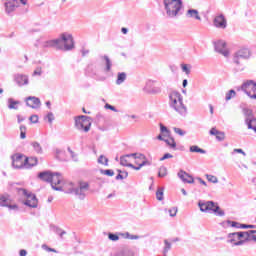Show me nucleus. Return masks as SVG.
I'll return each instance as SVG.
<instances>
[{
	"label": "nucleus",
	"mask_w": 256,
	"mask_h": 256,
	"mask_svg": "<svg viewBox=\"0 0 256 256\" xmlns=\"http://www.w3.org/2000/svg\"><path fill=\"white\" fill-rule=\"evenodd\" d=\"M136 155L137 153H132L120 157V165H122L123 167H133V164L128 162L127 157H135Z\"/></svg>",
	"instance_id": "obj_23"
},
{
	"label": "nucleus",
	"mask_w": 256,
	"mask_h": 256,
	"mask_svg": "<svg viewBox=\"0 0 256 256\" xmlns=\"http://www.w3.org/2000/svg\"><path fill=\"white\" fill-rule=\"evenodd\" d=\"M58 41H60L59 49H63V45L65 51H71L75 47V42H73V36L71 34H62L58 38Z\"/></svg>",
	"instance_id": "obj_8"
},
{
	"label": "nucleus",
	"mask_w": 256,
	"mask_h": 256,
	"mask_svg": "<svg viewBox=\"0 0 256 256\" xmlns=\"http://www.w3.org/2000/svg\"><path fill=\"white\" fill-rule=\"evenodd\" d=\"M53 177L54 179H51L50 181L52 189H54V191H63V187L57 186L61 185V182L63 181V176H61L59 172H55L53 173Z\"/></svg>",
	"instance_id": "obj_14"
},
{
	"label": "nucleus",
	"mask_w": 256,
	"mask_h": 256,
	"mask_svg": "<svg viewBox=\"0 0 256 256\" xmlns=\"http://www.w3.org/2000/svg\"><path fill=\"white\" fill-rule=\"evenodd\" d=\"M227 224L231 227H235L236 229H241V224L235 221L228 220Z\"/></svg>",
	"instance_id": "obj_47"
},
{
	"label": "nucleus",
	"mask_w": 256,
	"mask_h": 256,
	"mask_svg": "<svg viewBox=\"0 0 256 256\" xmlns=\"http://www.w3.org/2000/svg\"><path fill=\"white\" fill-rule=\"evenodd\" d=\"M177 211H178L177 207H173V208L168 210V213H169L170 217H176L177 216Z\"/></svg>",
	"instance_id": "obj_50"
},
{
	"label": "nucleus",
	"mask_w": 256,
	"mask_h": 256,
	"mask_svg": "<svg viewBox=\"0 0 256 256\" xmlns=\"http://www.w3.org/2000/svg\"><path fill=\"white\" fill-rule=\"evenodd\" d=\"M8 209L12 210V211H19V206H17L16 204H8Z\"/></svg>",
	"instance_id": "obj_53"
},
{
	"label": "nucleus",
	"mask_w": 256,
	"mask_h": 256,
	"mask_svg": "<svg viewBox=\"0 0 256 256\" xmlns=\"http://www.w3.org/2000/svg\"><path fill=\"white\" fill-rule=\"evenodd\" d=\"M108 239L110 241H119V234H115V233H108Z\"/></svg>",
	"instance_id": "obj_45"
},
{
	"label": "nucleus",
	"mask_w": 256,
	"mask_h": 256,
	"mask_svg": "<svg viewBox=\"0 0 256 256\" xmlns=\"http://www.w3.org/2000/svg\"><path fill=\"white\" fill-rule=\"evenodd\" d=\"M38 177L41 179V181H45L46 183H51V179H55L53 172L51 171L40 172Z\"/></svg>",
	"instance_id": "obj_19"
},
{
	"label": "nucleus",
	"mask_w": 256,
	"mask_h": 256,
	"mask_svg": "<svg viewBox=\"0 0 256 256\" xmlns=\"http://www.w3.org/2000/svg\"><path fill=\"white\" fill-rule=\"evenodd\" d=\"M253 52L247 46H241L232 54V63L238 71H245V61H249Z\"/></svg>",
	"instance_id": "obj_1"
},
{
	"label": "nucleus",
	"mask_w": 256,
	"mask_h": 256,
	"mask_svg": "<svg viewBox=\"0 0 256 256\" xmlns=\"http://www.w3.org/2000/svg\"><path fill=\"white\" fill-rule=\"evenodd\" d=\"M27 107H31V109H39L41 107V100L35 96H29L26 98Z\"/></svg>",
	"instance_id": "obj_17"
},
{
	"label": "nucleus",
	"mask_w": 256,
	"mask_h": 256,
	"mask_svg": "<svg viewBox=\"0 0 256 256\" xmlns=\"http://www.w3.org/2000/svg\"><path fill=\"white\" fill-rule=\"evenodd\" d=\"M150 93L153 95H158V93H161V87L159 86H154L150 89Z\"/></svg>",
	"instance_id": "obj_49"
},
{
	"label": "nucleus",
	"mask_w": 256,
	"mask_h": 256,
	"mask_svg": "<svg viewBox=\"0 0 256 256\" xmlns=\"http://www.w3.org/2000/svg\"><path fill=\"white\" fill-rule=\"evenodd\" d=\"M165 159H173V155L166 153L163 155V157L160 158V161H165Z\"/></svg>",
	"instance_id": "obj_55"
},
{
	"label": "nucleus",
	"mask_w": 256,
	"mask_h": 256,
	"mask_svg": "<svg viewBox=\"0 0 256 256\" xmlns=\"http://www.w3.org/2000/svg\"><path fill=\"white\" fill-rule=\"evenodd\" d=\"M234 153H241L242 155H247L246 153H245V151H243V149H241V148H236V149H234Z\"/></svg>",
	"instance_id": "obj_63"
},
{
	"label": "nucleus",
	"mask_w": 256,
	"mask_h": 256,
	"mask_svg": "<svg viewBox=\"0 0 256 256\" xmlns=\"http://www.w3.org/2000/svg\"><path fill=\"white\" fill-rule=\"evenodd\" d=\"M240 229H255V225L241 224Z\"/></svg>",
	"instance_id": "obj_57"
},
{
	"label": "nucleus",
	"mask_w": 256,
	"mask_h": 256,
	"mask_svg": "<svg viewBox=\"0 0 256 256\" xmlns=\"http://www.w3.org/2000/svg\"><path fill=\"white\" fill-rule=\"evenodd\" d=\"M170 99V107L176 111V113H179V115H182V117H185L187 115V106L183 104V96H181V93L179 92H172L169 95Z\"/></svg>",
	"instance_id": "obj_3"
},
{
	"label": "nucleus",
	"mask_w": 256,
	"mask_h": 256,
	"mask_svg": "<svg viewBox=\"0 0 256 256\" xmlns=\"http://www.w3.org/2000/svg\"><path fill=\"white\" fill-rule=\"evenodd\" d=\"M227 243L232 244V247H241V245H245V240H240L239 234L233 232L227 235Z\"/></svg>",
	"instance_id": "obj_11"
},
{
	"label": "nucleus",
	"mask_w": 256,
	"mask_h": 256,
	"mask_svg": "<svg viewBox=\"0 0 256 256\" xmlns=\"http://www.w3.org/2000/svg\"><path fill=\"white\" fill-rule=\"evenodd\" d=\"M100 59L105 61V71L106 73H109L111 71V67H113V62H111V59L107 55L100 56Z\"/></svg>",
	"instance_id": "obj_25"
},
{
	"label": "nucleus",
	"mask_w": 256,
	"mask_h": 256,
	"mask_svg": "<svg viewBox=\"0 0 256 256\" xmlns=\"http://www.w3.org/2000/svg\"><path fill=\"white\" fill-rule=\"evenodd\" d=\"M206 178L210 183H219V179L217 178V176L207 174Z\"/></svg>",
	"instance_id": "obj_43"
},
{
	"label": "nucleus",
	"mask_w": 256,
	"mask_h": 256,
	"mask_svg": "<svg viewBox=\"0 0 256 256\" xmlns=\"http://www.w3.org/2000/svg\"><path fill=\"white\" fill-rule=\"evenodd\" d=\"M167 175H168L167 167L161 166L158 170V177L163 178V177H167Z\"/></svg>",
	"instance_id": "obj_36"
},
{
	"label": "nucleus",
	"mask_w": 256,
	"mask_h": 256,
	"mask_svg": "<svg viewBox=\"0 0 256 256\" xmlns=\"http://www.w3.org/2000/svg\"><path fill=\"white\" fill-rule=\"evenodd\" d=\"M42 47H44V48L57 47V49H59V47H61V40H59V38H57V39H54V40L45 41L42 44Z\"/></svg>",
	"instance_id": "obj_21"
},
{
	"label": "nucleus",
	"mask_w": 256,
	"mask_h": 256,
	"mask_svg": "<svg viewBox=\"0 0 256 256\" xmlns=\"http://www.w3.org/2000/svg\"><path fill=\"white\" fill-rule=\"evenodd\" d=\"M127 80V74L125 72H119L116 79V85H123Z\"/></svg>",
	"instance_id": "obj_27"
},
{
	"label": "nucleus",
	"mask_w": 256,
	"mask_h": 256,
	"mask_svg": "<svg viewBox=\"0 0 256 256\" xmlns=\"http://www.w3.org/2000/svg\"><path fill=\"white\" fill-rule=\"evenodd\" d=\"M214 49L216 53H220L224 57H229V50H227V43L223 40H219L214 43Z\"/></svg>",
	"instance_id": "obj_12"
},
{
	"label": "nucleus",
	"mask_w": 256,
	"mask_h": 256,
	"mask_svg": "<svg viewBox=\"0 0 256 256\" xmlns=\"http://www.w3.org/2000/svg\"><path fill=\"white\" fill-rule=\"evenodd\" d=\"M104 109H109L110 111H113L114 113H119V110H117V108H115V106L106 103L104 106Z\"/></svg>",
	"instance_id": "obj_48"
},
{
	"label": "nucleus",
	"mask_w": 256,
	"mask_h": 256,
	"mask_svg": "<svg viewBox=\"0 0 256 256\" xmlns=\"http://www.w3.org/2000/svg\"><path fill=\"white\" fill-rule=\"evenodd\" d=\"M162 5L164 7L165 15L168 19H176V17H179V15L182 14V0H162Z\"/></svg>",
	"instance_id": "obj_2"
},
{
	"label": "nucleus",
	"mask_w": 256,
	"mask_h": 256,
	"mask_svg": "<svg viewBox=\"0 0 256 256\" xmlns=\"http://www.w3.org/2000/svg\"><path fill=\"white\" fill-rule=\"evenodd\" d=\"M178 177L183 181V183H195V179H193V176L189 175V173L180 170L178 172Z\"/></svg>",
	"instance_id": "obj_18"
},
{
	"label": "nucleus",
	"mask_w": 256,
	"mask_h": 256,
	"mask_svg": "<svg viewBox=\"0 0 256 256\" xmlns=\"http://www.w3.org/2000/svg\"><path fill=\"white\" fill-rule=\"evenodd\" d=\"M75 127L78 131H84L89 133L91 129V117L89 116H78L75 118Z\"/></svg>",
	"instance_id": "obj_6"
},
{
	"label": "nucleus",
	"mask_w": 256,
	"mask_h": 256,
	"mask_svg": "<svg viewBox=\"0 0 256 256\" xmlns=\"http://www.w3.org/2000/svg\"><path fill=\"white\" fill-rule=\"evenodd\" d=\"M164 143H166L170 149H177V143L173 137H169V139L164 140Z\"/></svg>",
	"instance_id": "obj_28"
},
{
	"label": "nucleus",
	"mask_w": 256,
	"mask_h": 256,
	"mask_svg": "<svg viewBox=\"0 0 256 256\" xmlns=\"http://www.w3.org/2000/svg\"><path fill=\"white\" fill-rule=\"evenodd\" d=\"M250 239L256 241V230H250Z\"/></svg>",
	"instance_id": "obj_62"
},
{
	"label": "nucleus",
	"mask_w": 256,
	"mask_h": 256,
	"mask_svg": "<svg viewBox=\"0 0 256 256\" xmlns=\"http://www.w3.org/2000/svg\"><path fill=\"white\" fill-rule=\"evenodd\" d=\"M45 119L48 120V123H53V121H55V115H53V112H49L46 116Z\"/></svg>",
	"instance_id": "obj_46"
},
{
	"label": "nucleus",
	"mask_w": 256,
	"mask_h": 256,
	"mask_svg": "<svg viewBox=\"0 0 256 256\" xmlns=\"http://www.w3.org/2000/svg\"><path fill=\"white\" fill-rule=\"evenodd\" d=\"M8 103H9L8 109H15V110L19 109V107H17V105H19L20 103L19 101H15L12 98H9Z\"/></svg>",
	"instance_id": "obj_33"
},
{
	"label": "nucleus",
	"mask_w": 256,
	"mask_h": 256,
	"mask_svg": "<svg viewBox=\"0 0 256 256\" xmlns=\"http://www.w3.org/2000/svg\"><path fill=\"white\" fill-rule=\"evenodd\" d=\"M29 121H31V123H39V116L35 114L30 116Z\"/></svg>",
	"instance_id": "obj_51"
},
{
	"label": "nucleus",
	"mask_w": 256,
	"mask_h": 256,
	"mask_svg": "<svg viewBox=\"0 0 256 256\" xmlns=\"http://www.w3.org/2000/svg\"><path fill=\"white\" fill-rule=\"evenodd\" d=\"M54 232L56 233V235H59L61 239H63V235H67V232L59 227H55Z\"/></svg>",
	"instance_id": "obj_40"
},
{
	"label": "nucleus",
	"mask_w": 256,
	"mask_h": 256,
	"mask_svg": "<svg viewBox=\"0 0 256 256\" xmlns=\"http://www.w3.org/2000/svg\"><path fill=\"white\" fill-rule=\"evenodd\" d=\"M128 239H130L131 241H135L137 239H141V236L129 233Z\"/></svg>",
	"instance_id": "obj_56"
},
{
	"label": "nucleus",
	"mask_w": 256,
	"mask_h": 256,
	"mask_svg": "<svg viewBox=\"0 0 256 256\" xmlns=\"http://www.w3.org/2000/svg\"><path fill=\"white\" fill-rule=\"evenodd\" d=\"M0 206L1 207L9 206V195L8 194L0 196Z\"/></svg>",
	"instance_id": "obj_30"
},
{
	"label": "nucleus",
	"mask_w": 256,
	"mask_h": 256,
	"mask_svg": "<svg viewBox=\"0 0 256 256\" xmlns=\"http://www.w3.org/2000/svg\"><path fill=\"white\" fill-rule=\"evenodd\" d=\"M186 17H188V19H196V21H201V16L199 15V10L197 9H188L186 12Z\"/></svg>",
	"instance_id": "obj_20"
},
{
	"label": "nucleus",
	"mask_w": 256,
	"mask_h": 256,
	"mask_svg": "<svg viewBox=\"0 0 256 256\" xmlns=\"http://www.w3.org/2000/svg\"><path fill=\"white\" fill-rule=\"evenodd\" d=\"M97 163L99 165H104L105 167H109V158L105 157V155H100Z\"/></svg>",
	"instance_id": "obj_29"
},
{
	"label": "nucleus",
	"mask_w": 256,
	"mask_h": 256,
	"mask_svg": "<svg viewBox=\"0 0 256 256\" xmlns=\"http://www.w3.org/2000/svg\"><path fill=\"white\" fill-rule=\"evenodd\" d=\"M198 207L202 213H214L217 217H225V211L214 201H199Z\"/></svg>",
	"instance_id": "obj_4"
},
{
	"label": "nucleus",
	"mask_w": 256,
	"mask_h": 256,
	"mask_svg": "<svg viewBox=\"0 0 256 256\" xmlns=\"http://www.w3.org/2000/svg\"><path fill=\"white\" fill-rule=\"evenodd\" d=\"M160 131L164 137H170L171 131L167 128V126L160 124Z\"/></svg>",
	"instance_id": "obj_34"
},
{
	"label": "nucleus",
	"mask_w": 256,
	"mask_h": 256,
	"mask_svg": "<svg viewBox=\"0 0 256 256\" xmlns=\"http://www.w3.org/2000/svg\"><path fill=\"white\" fill-rule=\"evenodd\" d=\"M164 191H165V188H163V187H160V188L157 189V191H156V199L158 201H163V193H164Z\"/></svg>",
	"instance_id": "obj_37"
},
{
	"label": "nucleus",
	"mask_w": 256,
	"mask_h": 256,
	"mask_svg": "<svg viewBox=\"0 0 256 256\" xmlns=\"http://www.w3.org/2000/svg\"><path fill=\"white\" fill-rule=\"evenodd\" d=\"M118 237H123V239H129V232H119Z\"/></svg>",
	"instance_id": "obj_59"
},
{
	"label": "nucleus",
	"mask_w": 256,
	"mask_h": 256,
	"mask_svg": "<svg viewBox=\"0 0 256 256\" xmlns=\"http://www.w3.org/2000/svg\"><path fill=\"white\" fill-rule=\"evenodd\" d=\"M19 255L20 256H27V250H25V249L20 250Z\"/></svg>",
	"instance_id": "obj_64"
},
{
	"label": "nucleus",
	"mask_w": 256,
	"mask_h": 256,
	"mask_svg": "<svg viewBox=\"0 0 256 256\" xmlns=\"http://www.w3.org/2000/svg\"><path fill=\"white\" fill-rule=\"evenodd\" d=\"M237 233L240 241H245V243H247V241L251 240L250 230L245 232H237Z\"/></svg>",
	"instance_id": "obj_26"
},
{
	"label": "nucleus",
	"mask_w": 256,
	"mask_h": 256,
	"mask_svg": "<svg viewBox=\"0 0 256 256\" xmlns=\"http://www.w3.org/2000/svg\"><path fill=\"white\" fill-rule=\"evenodd\" d=\"M114 256H135V251H133L131 248H123L116 252Z\"/></svg>",
	"instance_id": "obj_24"
},
{
	"label": "nucleus",
	"mask_w": 256,
	"mask_h": 256,
	"mask_svg": "<svg viewBox=\"0 0 256 256\" xmlns=\"http://www.w3.org/2000/svg\"><path fill=\"white\" fill-rule=\"evenodd\" d=\"M173 130H174V133H176L177 135H180V137H185V135H187V132L181 128L174 127Z\"/></svg>",
	"instance_id": "obj_42"
},
{
	"label": "nucleus",
	"mask_w": 256,
	"mask_h": 256,
	"mask_svg": "<svg viewBox=\"0 0 256 256\" xmlns=\"http://www.w3.org/2000/svg\"><path fill=\"white\" fill-rule=\"evenodd\" d=\"M19 195H24L26 197V201L24 202V205L27 207H31L32 209H37L38 200L37 196H35L32 193H29L26 189L19 188L18 189Z\"/></svg>",
	"instance_id": "obj_7"
},
{
	"label": "nucleus",
	"mask_w": 256,
	"mask_h": 256,
	"mask_svg": "<svg viewBox=\"0 0 256 256\" xmlns=\"http://www.w3.org/2000/svg\"><path fill=\"white\" fill-rule=\"evenodd\" d=\"M182 71L186 73V75H189L191 73V69H189L187 64H182Z\"/></svg>",
	"instance_id": "obj_52"
},
{
	"label": "nucleus",
	"mask_w": 256,
	"mask_h": 256,
	"mask_svg": "<svg viewBox=\"0 0 256 256\" xmlns=\"http://www.w3.org/2000/svg\"><path fill=\"white\" fill-rule=\"evenodd\" d=\"M42 73H43V71H41V68H37L34 72H33V77H35V76H41L42 75Z\"/></svg>",
	"instance_id": "obj_60"
},
{
	"label": "nucleus",
	"mask_w": 256,
	"mask_h": 256,
	"mask_svg": "<svg viewBox=\"0 0 256 256\" xmlns=\"http://www.w3.org/2000/svg\"><path fill=\"white\" fill-rule=\"evenodd\" d=\"M42 249H45L46 251H48L49 253H57V250L53 249V248H49L47 245H42Z\"/></svg>",
	"instance_id": "obj_54"
},
{
	"label": "nucleus",
	"mask_w": 256,
	"mask_h": 256,
	"mask_svg": "<svg viewBox=\"0 0 256 256\" xmlns=\"http://www.w3.org/2000/svg\"><path fill=\"white\" fill-rule=\"evenodd\" d=\"M27 127L24 125L20 126V138L25 139L27 137L26 135Z\"/></svg>",
	"instance_id": "obj_44"
},
{
	"label": "nucleus",
	"mask_w": 256,
	"mask_h": 256,
	"mask_svg": "<svg viewBox=\"0 0 256 256\" xmlns=\"http://www.w3.org/2000/svg\"><path fill=\"white\" fill-rule=\"evenodd\" d=\"M190 152L191 153H201L202 155H205V153H207V151H205L202 148H199V146L197 145H193L190 147Z\"/></svg>",
	"instance_id": "obj_32"
},
{
	"label": "nucleus",
	"mask_w": 256,
	"mask_h": 256,
	"mask_svg": "<svg viewBox=\"0 0 256 256\" xmlns=\"http://www.w3.org/2000/svg\"><path fill=\"white\" fill-rule=\"evenodd\" d=\"M235 95H237V92H235V90H230L226 93V101H231V99H233V97H235Z\"/></svg>",
	"instance_id": "obj_41"
},
{
	"label": "nucleus",
	"mask_w": 256,
	"mask_h": 256,
	"mask_svg": "<svg viewBox=\"0 0 256 256\" xmlns=\"http://www.w3.org/2000/svg\"><path fill=\"white\" fill-rule=\"evenodd\" d=\"M241 89L247 95H251V91H253V93H256V82L253 80H247L242 84Z\"/></svg>",
	"instance_id": "obj_15"
},
{
	"label": "nucleus",
	"mask_w": 256,
	"mask_h": 256,
	"mask_svg": "<svg viewBox=\"0 0 256 256\" xmlns=\"http://www.w3.org/2000/svg\"><path fill=\"white\" fill-rule=\"evenodd\" d=\"M14 81L18 87H23L25 85H29V76L25 74H15Z\"/></svg>",
	"instance_id": "obj_16"
},
{
	"label": "nucleus",
	"mask_w": 256,
	"mask_h": 256,
	"mask_svg": "<svg viewBox=\"0 0 256 256\" xmlns=\"http://www.w3.org/2000/svg\"><path fill=\"white\" fill-rule=\"evenodd\" d=\"M209 133L210 135L216 137L217 141H225V132H221L216 128H211Z\"/></svg>",
	"instance_id": "obj_22"
},
{
	"label": "nucleus",
	"mask_w": 256,
	"mask_h": 256,
	"mask_svg": "<svg viewBox=\"0 0 256 256\" xmlns=\"http://www.w3.org/2000/svg\"><path fill=\"white\" fill-rule=\"evenodd\" d=\"M213 26L216 27V29H227V18H225V15L219 14L215 16Z\"/></svg>",
	"instance_id": "obj_13"
},
{
	"label": "nucleus",
	"mask_w": 256,
	"mask_h": 256,
	"mask_svg": "<svg viewBox=\"0 0 256 256\" xmlns=\"http://www.w3.org/2000/svg\"><path fill=\"white\" fill-rule=\"evenodd\" d=\"M12 159V167L14 169H23V167L27 168L29 163V158H24L23 154H15L11 157Z\"/></svg>",
	"instance_id": "obj_9"
},
{
	"label": "nucleus",
	"mask_w": 256,
	"mask_h": 256,
	"mask_svg": "<svg viewBox=\"0 0 256 256\" xmlns=\"http://www.w3.org/2000/svg\"><path fill=\"white\" fill-rule=\"evenodd\" d=\"M134 157V159H140L141 161H143L144 159H147V156H145L144 154H137L136 156H132Z\"/></svg>",
	"instance_id": "obj_58"
},
{
	"label": "nucleus",
	"mask_w": 256,
	"mask_h": 256,
	"mask_svg": "<svg viewBox=\"0 0 256 256\" xmlns=\"http://www.w3.org/2000/svg\"><path fill=\"white\" fill-rule=\"evenodd\" d=\"M101 175H106L107 177H113L115 175V171L111 170V169H107V170H100Z\"/></svg>",
	"instance_id": "obj_39"
},
{
	"label": "nucleus",
	"mask_w": 256,
	"mask_h": 256,
	"mask_svg": "<svg viewBox=\"0 0 256 256\" xmlns=\"http://www.w3.org/2000/svg\"><path fill=\"white\" fill-rule=\"evenodd\" d=\"M37 163H38L37 158H35V157L28 158V164H27L26 169H29V167H35V165H37Z\"/></svg>",
	"instance_id": "obj_38"
},
{
	"label": "nucleus",
	"mask_w": 256,
	"mask_h": 256,
	"mask_svg": "<svg viewBox=\"0 0 256 256\" xmlns=\"http://www.w3.org/2000/svg\"><path fill=\"white\" fill-rule=\"evenodd\" d=\"M139 165H140V167H145V165H151V162H149L146 158V159L142 160V163H140Z\"/></svg>",
	"instance_id": "obj_61"
},
{
	"label": "nucleus",
	"mask_w": 256,
	"mask_h": 256,
	"mask_svg": "<svg viewBox=\"0 0 256 256\" xmlns=\"http://www.w3.org/2000/svg\"><path fill=\"white\" fill-rule=\"evenodd\" d=\"M34 151L41 155L43 153V147H41V144L39 142H32L31 143Z\"/></svg>",
	"instance_id": "obj_31"
},
{
	"label": "nucleus",
	"mask_w": 256,
	"mask_h": 256,
	"mask_svg": "<svg viewBox=\"0 0 256 256\" xmlns=\"http://www.w3.org/2000/svg\"><path fill=\"white\" fill-rule=\"evenodd\" d=\"M22 5H27V0H10L8 2L5 3V11L7 13V15H11V13H13V11H15V9H17V7H19V4Z\"/></svg>",
	"instance_id": "obj_10"
},
{
	"label": "nucleus",
	"mask_w": 256,
	"mask_h": 256,
	"mask_svg": "<svg viewBox=\"0 0 256 256\" xmlns=\"http://www.w3.org/2000/svg\"><path fill=\"white\" fill-rule=\"evenodd\" d=\"M85 191H89V182H79L78 187H75V184L70 183L66 193L69 195H76V197L83 201L86 197Z\"/></svg>",
	"instance_id": "obj_5"
},
{
	"label": "nucleus",
	"mask_w": 256,
	"mask_h": 256,
	"mask_svg": "<svg viewBox=\"0 0 256 256\" xmlns=\"http://www.w3.org/2000/svg\"><path fill=\"white\" fill-rule=\"evenodd\" d=\"M118 173L119 174L116 176V181H119V179H127V177H129V173L127 171L118 170Z\"/></svg>",
	"instance_id": "obj_35"
}]
</instances>
